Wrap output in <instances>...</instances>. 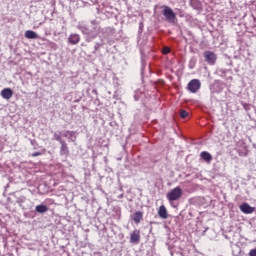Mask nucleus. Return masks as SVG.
I'll return each mask as SVG.
<instances>
[{
	"label": "nucleus",
	"mask_w": 256,
	"mask_h": 256,
	"mask_svg": "<svg viewBox=\"0 0 256 256\" xmlns=\"http://www.w3.org/2000/svg\"><path fill=\"white\" fill-rule=\"evenodd\" d=\"M1 97L8 101L9 99H11V97H13V90H11V88H4L1 91Z\"/></svg>",
	"instance_id": "nucleus-10"
},
{
	"label": "nucleus",
	"mask_w": 256,
	"mask_h": 256,
	"mask_svg": "<svg viewBox=\"0 0 256 256\" xmlns=\"http://www.w3.org/2000/svg\"><path fill=\"white\" fill-rule=\"evenodd\" d=\"M239 209L242 213H245V215H251L255 211L254 207H251L248 203H243L239 206Z\"/></svg>",
	"instance_id": "nucleus-6"
},
{
	"label": "nucleus",
	"mask_w": 256,
	"mask_h": 256,
	"mask_svg": "<svg viewBox=\"0 0 256 256\" xmlns=\"http://www.w3.org/2000/svg\"><path fill=\"white\" fill-rule=\"evenodd\" d=\"M158 215L160 219H168L169 214L167 213V208L165 205H161L158 209Z\"/></svg>",
	"instance_id": "nucleus-11"
},
{
	"label": "nucleus",
	"mask_w": 256,
	"mask_h": 256,
	"mask_svg": "<svg viewBox=\"0 0 256 256\" xmlns=\"http://www.w3.org/2000/svg\"><path fill=\"white\" fill-rule=\"evenodd\" d=\"M53 139L58 141V143L63 142V138H61V132H54Z\"/></svg>",
	"instance_id": "nucleus-16"
},
{
	"label": "nucleus",
	"mask_w": 256,
	"mask_h": 256,
	"mask_svg": "<svg viewBox=\"0 0 256 256\" xmlns=\"http://www.w3.org/2000/svg\"><path fill=\"white\" fill-rule=\"evenodd\" d=\"M204 57L206 63H209V65H215V62L217 61V55L211 51L204 52Z\"/></svg>",
	"instance_id": "nucleus-5"
},
{
	"label": "nucleus",
	"mask_w": 256,
	"mask_h": 256,
	"mask_svg": "<svg viewBox=\"0 0 256 256\" xmlns=\"http://www.w3.org/2000/svg\"><path fill=\"white\" fill-rule=\"evenodd\" d=\"M169 203H173V201H179L181 197H183V189L181 187H176L171 190V192H168L166 195Z\"/></svg>",
	"instance_id": "nucleus-2"
},
{
	"label": "nucleus",
	"mask_w": 256,
	"mask_h": 256,
	"mask_svg": "<svg viewBox=\"0 0 256 256\" xmlns=\"http://www.w3.org/2000/svg\"><path fill=\"white\" fill-rule=\"evenodd\" d=\"M79 41H81V36L79 34H70L68 37V43H70V45H77Z\"/></svg>",
	"instance_id": "nucleus-9"
},
{
	"label": "nucleus",
	"mask_w": 256,
	"mask_h": 256,
	"mask_svg": "<svg viewBox=\"0 0 256 256\" xmlns=\"http://www.w3.org/2000/svg\"><path fill=\"white\" fill-rule=\"evenodd\" d=\"M201 89V82L197 79H193L188 83V91L190 93H197Z\"/></svg>",
	"instance_id": "nucleus-4"
},
{
	"label": "nucleus",
	"mask_w": 256,
	"mask_h": 256,
	"mask_svg": "<svg viewBox=\"0 0 256 256\" xmlns=\"http://www.w3.org/2000/svg\"><path fill=\"white\" fill-rule=\"evenodd\" d=\"M180 117H181L182 119H187V117H189V112L186 111V110H181V111H180Z\"/></svg>",
	"instance_id": "nucleus-17"
},
{
	"label": "nucleus",
	"mask_w": 256,
	"mask_h": 256,
	"mask_svg": "<svg viewBox=\"0 0 256 256\" xmlns=\"http://www.w3.org/2000/svg\"><path fill=\"white\" fill-rule=\"evenodd\" d=\"M24 36L26 39H39V34H37V32L32 31V30H27L24 33Z\"/></svg>",
	"instance_id": "nucleus-13"
},
{
	"label": "nucleus",
	"mask_w": 256,
	"mask_h": 256,
	"mask_svg": "<svg viewBox=\"0 0 256 256\" xmlns=\"http://www.w3.org/2000/svg\"><path fill=\"white\" fill-rule=\"evenodd\" d=\"M40 155H42L41 152H34L31 154V157H39Z\"/></svg>",
	"instance_id": "nucleus-22"
},
{
	"label": "nucleus",
	"mask_w": 256,
	"mask_h": 256,
	"mask_svg": "<svg viewBox=\"0 0 256 256\" xmlns=\"http://www.w3.org/2000/svg\"><path fill=\"white\" fill-rule=\"evenodd\" d=\"M69 139H70V141H76V139H77V137H75V136H69Z\"/></svg>",
	"instance_id": "nucleus-24"
},
{
	"label": "nucleus",
	"mask_w": 256,
	"mask_h": 256,
	"mask_svg": "<svg viewBox=\"0 0 256 256\" xmlns=\"http://www.w3.org/2000/svg\"><path fill=\"white\" fill-rule=\"evenodd\" d=\"M68 135H69V137H73V135H75V131L67 130V131H65V133L62 134V137H68Z\"/></svg>",
	"instance_id": "nucleus-18"
},
{
	"label": "nucleus",
	"mask_w": 256,
	"mask_h": 256,
	"mask_svg": "<svg viewBox=\"0 0 256 256\" xmlns=\"http://www.w3.org/2000/svg\"><path fill=\"white\" fill-rule=\"evenodd\" d=\"M60 145V155H69V147L67 146V142L63 140L62 142H60Z\"/></svg>",
	"instance_id": "nucleus-12"
},
{
	"label": "nucleus",
	"mask_w": 256,
	"mask_h": 256,
	"mask_svg": "<svg viewBox=\"0 0 256 256\" xmlns=\"http://www.w3.org/2000/svg\"><path fill=\"white\" fill-rule=\"evenodd\" d=\"M90 23L92 25V28H89V26H87V24H85L84 22H79L76 26L77 29L86 36L87 43H91L93 39H97V35L101 33V26H99L97 20H91Z\"/></svg>",
	"instance_id": "nucleus-1"
},
{
	"label": "nucleus",
	"mask_w": 256,
	"mask_h": 256,
	"mask_svg": "<svg viewBox=\"0 0 256 256\" xmlns=\"http://www.w3.org/2000/svg\"><path fill=\"white\" fill-rule=\"evenodd\" d=\"M249 256H256V248H255V249L250 250V252H249Z\"/></svg>",
	"instance_id": "nucleus-23"
},
{
	"label": "nucleus",
	"mask_w": 256,
	"mask_h": 256,
	"mask_svg": "<svg viewBox=\"0 0 256 256\" xmlns=\"http://www.w3.org/2000/svg\"><path fill=\"white\" fill-rule=\"evenodd\" d=\"M162 53H163L164 55H167V54L171 53V48L165 47V48L162 50Z\"/></svg>",
	"instance_id": "nucleus-21"
},
{
	"label": "nucleus",
	"mask_w": 256,
	"mask_h": 256,
	"mask_svg": "<svg viewBox=\"0 0 256 256\" xmlns=\"http://www.w3.org/2000/svg\"><path fill=\"white\" fill-rule=\"evenodd\" d=\"M200 159H202V161H205V163H211L213 161V156L207 151H202L200 153Z\"/></svg>",
	"instance_id": "nucleus-8"
},
{
	"label": "nucleus",
	"mask_w": 256,
	"mask_h": 256,
	"mask_svg": "<svg viewBox=\"0 0 256 256\" xmlns=\"http://www.w3.org/2000/svg\"><path fill=\"white\" fill-rule=\"evenodd\" d=\"M101 47H103V42H96L95 46H94V50L99 51V49H101Z\"/></svg>",
	"instance_id": "nucleus-19"
},
{
	"label": "nucleus",
	"mask_w": 256,
	"mask_h": 256,
	"mask_svg": "<svg viewBox=\"0 0 256 256\" xmlns=\"http://www.w3.org/2000/svg\"><path fill=\"white\" fill-rule=\"evenodd\" d=\"M162 14L165 16V19L169 21V23H173V21H175L177 18V15L169 6H164Z\"/></svg>",
	"instance_id": "nucleus-3"
},
{
	"label": "nucleus",
	"mask_w": 256,
	"mask_h": 256,
	"mask_svg": "<svg viewBox=\"0 0 256 256\" xmlns=\"http://www.w3.org/2000/svg\"><path fill=\"white\" fill-rule=\"evenodd\" d=\"M142 220H143V212L141 211L135 212L133 215L134 223H141Z\"/></svg>",
	"instance_id": "nucleus-14"
},
{
	"label": "nucleus",
	"mask_w": 256,
	"mask_h": 256,
	"mask_svg": "<svg viewBox=\"0 0 256 256\" xmlns=\"http://www.w3.org/2000/svg\"><path fill=\"white\" fill-rule=\"evenodd\" d=\"M250 19H252L253 21L252 25H250V27L253 29L256 27V17L254 15H251Z\"/></svg>",
	"instance_id": "nucleus-20"
},
{
	"label": "nucleus",
	"mask_w": 256,
	"mask_h": 256,
	"mask_svg": "<svg viewBox=\"0 0 256 256\" xmlns=\"http://www.w3.org/2000/svg\"><path fill=\"white\" fill-rule=\"evenodd\" d=\"M35 211H37V213H47L49 211V207H47V205H37L35 207Z\"/></svg>",
	"instance_id": "nucleus-15"
},
{
	"label": "nucleus",
	"mask_w": 256,
	"mask_h": 256,
	"mask_svg": "<svg viewBox=\"0 0 256 256\" xmlns=\"http://www.w3.org/2000/svg\"><path fill=\"white\" fill-rule=\"evenodd\" d=\"M139 241H141V234L139 230H134L130 235V243H134L135 245H137Z\"/></svg>",
	"instance_id": "nucleus-7"
}]
</instances>
